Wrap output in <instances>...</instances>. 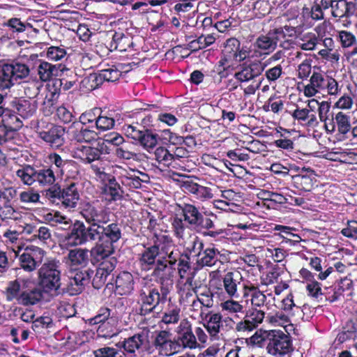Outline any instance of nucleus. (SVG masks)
Returning a JSON list of instances; mask_svg holds the SVG:
<instances>
[{"instance_id":"obj_1","label":"nucleus","mask_w":357,"mask_h":357,"mask_svg":"<svg viewBox=\"0 0 357 357\" xmlns=\"http://www.w3.org/2000/svg\"><path fill=\"white\" fill-rule=\"evenodd\" d=\"M80 215L85 220L88 226L84 222L76 220L70 225H66L70 230L66 233L64 242L67 245L77 246L89 241H95V203L85 202L80 207Z\"/></svg>"},{"instance_id":"obj_2","label":"nucleus","mask_w":357,"mask_h":357,"mask_svg":"<svg viewBox=\"0 0 357 357\" xmlns=\"http://www.w3.org/2000/svg\"><path fill=\"white\" fill-rule=\"evenodd\" d=\"M174 244L169 234L154 233L142 246L143 250L137 255V263L142 271H149L156 265L161 252Z\"/></svg>"},{"instance_id":"obj_3","label":"nucleus","mask_w":357,"mask_h":357,"mask_svg":"<svg viewBox=\"0 0 357 357\" xmlns=\"http://www.w3.org/2000/svg\"><path fill=\"white\" fill-rule=\"evenodd\" d=\"M95 241L115 245L123 237L122 226L117 221L109 222V213L95 204Z\"/></svg>"},{"instance_id":"obj_4","label":"nucleus","mask_w":357,"mask_h":357,"mask_svg":"<svg viewBox=\"0 0 357 357\" xmlns=\"http://www.w3.org/2000/svg\"><path fill=\"white\" fill-rule=\"evenodd\" d=\"M170 290L168 286H160V289L153 284H143L137 293V313L146 317L154 312L160 304H164L167 300Z\"/></svg>"},{"instance_id":"obj_5","label":"nucleus","mask_w":357,"mask_h":357,"mask_svg":"<svg viewBox=\"0 0 357 357\" xmlns=\"http://www.w3.org/2000/svg\"><path fill=\"white\" fill-rule=\"evenodd\" d=\"M16 176L24 185L29 186L34 185L47 189L56 184L52 165H24L16 171Z\"/></svg>"},{"instance_id":"obj_6","label":"nucleus","mask_w":357,"mask_h":357,"mask_svg":"<svg viewBox=\"0 0 357 357\" xmlns=\"http://www.w3.org/2000/svg\"><path fill=\"white\" fill-rule=\"evenodd\" d=\"M79 184L75 181L63 185L56 183L42 191L43 195L52 203L61 204L66 208H75L79 200Z\"/></svg>"},{"instance_id":"obj_7","label":"nucleus","mask_w":357,"mask_h":357,"mask_svg":"<svg viewBox=\"0 0 357 357\" xmlns=\"http://www.w3.org/2000/svg\"><path fill=\"white\" fill-rule=\"evenodd\" d=\"M61 264L56 259H49L38 269V285L45 293L52 295L60 294Z\"/></svg>"},{"instance_id":"obj_8","label":"nucleus","mask_w":357,"mask_h":357,"mask_svg":"<svg viewBox=\"0 0 357 357\" xmlns=\"http://www.w3.org/2000/svg\"><path fill=\"white\" fill-rule=\"evenodd\" d=\"M220 287H217L220 293H225L229 298H241L245 287L250 283V280H245L241 273L236 269L225 271L220 275Z\"/></svg>"},{"instance_id":"obj_9","label":"nucleus","mask_w":357,"mask_h":357,"mask_svg":"<svg viewBox=\"0 0 357 357\" xmlns=\"http://www.w3.org/2000/svg\"><path fill=\"white\" fill-rule=\"evenodd\" d=\"M172 334L167 331H155L152 333L151 343L149 340L146 352L149 354L157 351L159 356H170L177 352L178 344L172 340Z\"/></svg>"},{"instance_id":"obj_10","label":"nucleus","mask_w":357,"mask_h":357,"mask_svg":"<svg viewBox=\"0 0 357 357\" xmlns=\"http://www.w3.org/2000/svg\"><path fill=\"white\" fill-rule=\"evenodd\" d=\"M266 335V350L269 354L282 357L294 350L291 337L289 333L280 330H268Z\"/></svg>"},{"instance_id":"obj_11","label":"nucleus","mask_w":357,"mask_h":357,"mask_svg":"<svg viewBox=\"0 0 357 357\" xmlns=\"http://www.w3.org/2000/svg\"><path fill=\"white\" fill-rule=\"evenodd\" d=\"M30 73L29 67L23 63L11 61L3 63L2 84L6 86V89H10L21 80L27 77Z\"/></svg>"},{"instance_id":"obj_12","label":"nucleus","mask_w":357,"mask_h":357,"mask_svg":"<svg viewBox=\"0 0 357 357\" xmlns=\"http://www.w3.org/2000/svg\"><path fill=\"white\" fill-rule=\"evenodd\" d=\"M217 220L218 217L215 213L204 211L200 215L193 227L204 236L216 238L223 233L222 229L218 228L215 224Z\"/></svg>"},{"instance_id":"obj_13","label":"nucleus","mask_w":357,"mask_h":357,"mask_svg":"<svg viewBox=\"0 0 357 357\" xmlns=\"http://www.w3.org/2000/svg\"><path fill=\"white\" fill-rule=\"evenodd\" d=\"M44 250L30 245L27 246L19 255V265L26 272H33L42 264Z\"/></svg>"},{"instance_id":"obj_14","label":"nucleus","mask_w":357,"mask_h":357,"mask_svg":"<svg viewBox=\"0 0 357 357\" xmlns=\"http://www.w3.org/2000/svg\"><path fill=\"white\" fill-rule=\"evenodd\" d=\"M179 183L184 192L192 195L195 198L202 202L209 200L213 197L211 188L198 184L189 176H182Z\"/></svg>"},{"instance_id":"obj_15","label":"nucleus","mask_w":357,"mask_h":357,"mask_svg":"<svg viewBox=\"0 0 357 357\" xmlns=\"http://www.w3.org/2000/svg\"><path fill=\"white\" fill-rule=\"evenodd\" d=\"M178 347L196 349L199 347V343L196 340L195 330H192V324L188 319L181 321L176 328Z\"/></svg>"},{"instance_id":"obj_16","label":"nucleus","mask_w":357,"mask_h":357,"mask_svg":"<svg viewBox=\"0 0 357 357\" xmlns=\"http://www.w3.org/2000/svg\"><path fill=\"white\" fill-rule=\"evenodd\" d=\"M111 312L108 307H100L97 314L90 320L93 324H100L98 329L99 333H103L107 329V325H109L107 333L103 334L104 337H112L116 332L117 321L116 318L111 315Z\"/></svg>"},{"instance_id":"obj_17","label":"nucleus","mask_w":357,"mask_h":357,"mask_svg":"<svg viewBox=\"0 0 357 357\" xmlns=\"http://www.w3.org/2000/svg\"><path fill=\"white\" fill-rule=\"evenodd\" d=\"M298 173L292 176V183L295 188L301 192H310L317 185V174L308 167L298 168Z\"/></svg>"},{"instance_id":"obj_18","label":"nucleus","mask_w":357,"mask_h":357,"mask_svg":"<svg viewBox=\"0 0 357 357\" xmlns=\"http://www.w3.org/2000/svg\"><path fill=\"white\" fill-rule=\"evenodd\" d=\"M316 273H312L307 268H301L298 272V275L302 280L303 283H305V289L308 296L317 299L322 300V296L326 293L322 292L321 284L315 279Z\"/></svg>"},{"instance_id":"obj_19","label":"nucleus","mask_w":357,"mask_h":357,"mask_svg":"<svg viewBox=\"0 0 357 357\" xmlns=\"http://www.w3.org/2000/svg\"><path fill=\"white\" fill-rule=\"evenodd\" d=\"M149 330H142L132 336L126 338L121 342L124 351L131 356H135V351L140 349H144L146 351V347H149Z\"/></svg>"},{"instance_id":"obj_20","label":"nucleus","mask_w":357,"mask_h":357,"mask_svg":"<svg viewBox=\"0 0 357 357\" xmlns=\"http://www.w3.org/2000/svg\"><path fill=\"white\" fill-rule=\"evenodd\" d=\"M265 66L260 61L243 63L239 69L235 72L234 77L238 82H248L259 77L264 70Z\"/></svg>"},{"instance_id":"obj_21","label":"nucleus","mask_w":357,"mask_h":357,"mask_svg":"<svg viewBox=\"0 0 357 357\" xmlns=\"http://www.w3.org/2000/svg\"><path fill=\"white\" fill-rule=\"evenodd\" d=\"M151 276L153 277L160 286H166L165 283L173 281L175 268L172 267L165 256L159 258L156 265L152 269Z\"/></svg>"},{"instance_id":"obj_22","label":"nucleus","mask_w":357,"mask_h":357,"mask_svg":"<svg viewBox=\"0 0 357 357\" xmlns=\"http://www.w3.org/2000/svg\"><path fill=\"white\" fill-rule=\"evenodd\" d=\"M135 281L133 275L127 271L119 272L114 279V292L119 296H128L132 293Z\"/></svg>"},{"instance_id":"obj_23","label":"nucleus","mask_w":357,"mask_h":357,"mask_svg":"<svg viewBox=\"0 0 357 357\" xmlns=\"http://www.w3.org/2000/svg\"><path fill=\"white\" fill-rule=\"evenodd\" d=\"M93 271L91 268L81 270L75 272L73 277L70 278L68 291L71 295H77L82 292L93 275Z\"/></svg>"},{"instance_id":"obj_24","label":"nucleus","mask_w":357,"mask_h":357,"mask_svg":"<svg viewBox=\"0 0 357 357\" xmlns=\"http://www.w3.org/2000/svg\"><path fill=\"white\" fill-rule=\"evenodd\" d=\"M93 125H84L80 123H73L70 132L73 138L78 142H91L98 137Z\"/></svg>"},{"instance_id":"obj_25","label":"nucleus","mask_w":357,"mask_h":357,"mask_svg":"<svg viewBox=\"0 0 357 357\" xmlns=\"http://www.w3.org/2000/svg\"><path fill=\"white\" fill-rule=\"evenodd\" d=\"M222 255L220 250L214 244H210L206 248H203L200 254L197 256L196 264L199 267L205 266L212 267L216 264L218 261L223 264L220 257Z\"/></svg>"},{"instance_id":"obj_26","label":"nucleus","mask_w":357,"mask_h":357,"mask_svg":"<svg viewBox=\"0 0 357 357\" xmlns=\"http://www.w3.org/2000/svg\"><path fill=\"white\" fill-rule=\"evenodd\" d=\"M222 316L220 312H208L202 318V326L213 340L219 339V333L222 324Z\"/></svg>"},{"instance_id":"obj_27","label":"nucleus","mask_w":357,"mask_h":357,"mask_svg":"<svg viewBox=\"0 0 357 357\" xmlns=\"http://www.w3.org/2000/svg\"><path fill=\"white\" fill-rule=\"evenodd\" d=\"M65 129L60 126L52 125L48 130L38 131V136L52 147L59 148L64 143Z\"/></svg>"},{"instance_id":"obj_28","label":"nucleus","mask_w":357,"mask_h":357,"mask_svg":"<svg viewBox=\"0 0 357 357\" xmlns=\"http://www.w3.org/2000/svg\"><path fill=\"white\" fill-rule=\"evenodd\" d=\"M11 105L17 115L24 119L33 116L38 108L36 100L24 98L15 99L12 101Z\"/></svg>"},{"instance_id":"obj_29","label":"nucleus","mask_w":357,"mask_h":357,"mask_svg":"<svg viewBox=\"0 0 357 357\" xmlns=\"http://www.w3.org/2000/svg\"><path fill=\"white\" fill-rule=\"evenodd\" d=\"M293 119L303 127L314 128L319 126V121L316 114H310L307 108H301L298 105L291 113Z\"/></svg>"},{"instance_id":"obj_30","label":"nucleus","mask_w":357,"mask_h":357,"mask_svg":"<svg viewBox=\"0 0 357 357\" xmlns=\"http://www.w3.org/2000/svg\"><path fill=\"white\" fill-rule=\"evenodd\" d=\"M115 250V245H112L104 241H98L96 245L90 250L91 263L95 264L100 261L112 258Z\"/></svg>"},{"instance_id":"obj_31","label":"nucleus","mask_w":357,"mask_h":357,"mask_svg":"<svg viewBox=\"0 0 357 357\" xmlns=\"http://www.w3.org/2000/svg\"><path fill=\"white\" fill-rule=\"evenodd\" d=\"M249 298H250L252 305L255 307V308L264 306L267 299L264 291L259 289V284L252 283L251 281L245 287L241 298L248 301Z\"/></svg>"},{"instance_id":"obj_32","label":"nucleus","mask_w":357,"mask_h":357,"mask_svg":"<svg viewBox=\"0 0 357 357\" xmlns=\"http://www.w3.org/2000/svg\"><path fill=\"white\" fill-rule=\"evenodd\" d=\"M357 10L356 3L346 0H335L331 8V15L335 18H349L355 15Z\"/></svg>"},{"instance_id":"obj_33","label":"nucleus","mask_w":357,"mask_h":357,"mask_svg":"<svg viewBox=\"0 0 357 357\" xmlns=\"http://www.w3.org/2000/svg\"><path fill=\"white\" fill-rule=\"evenodd\" d=\"M102 154V150L98 148L82 145L75 151L74 158L80 160L84 164H90L100 160Z\"/></svg>"},{"instance_id":"obj_34","label":"nucleus","mask_w":357,"mask_h":357,"mask_svg":"<svg viewBox=\"0 0 357 357\" xmlns=\"http://www.w3.org/2000/svg\"><path fill=\"white\" fill-rule=\"evenodd\" d=\"M326 79L321 73L314 71L310 79V83L304 86V95L310 98L326 89Z\"/></svg>"},{"instance_id":"obj_35","label":"nucleus","mask_w":357,"mask_h":357,"mask_svg":"<svg viewBox=\"0 0 357 357\" xmlns=\"http://www.w3.org/2000/svg\"><path fill=\"white\" fill-rule=\"evenodd\" d=\"M353 287V282L351 279L344 278L341 279L337 285L333 289L326 292L325 300L330 303L339 301L344 296V292L350 291Z\"/></svg>"},{"instance_id":"obj_36","label":"nucleus","mask_w":357,"mask_h":357,"mask_svg":"<svg viewBox=\"0 0 357 357\" xmlns=\"http://www.w3.org/2000/svg\"><path fill=\"white\" fill-rule=\"evenodd\" d=\"M336 39L344 50L354 47L353 50L348 52V56L353 57L357 55V39L352 32L347 30L339 31Z\"/></svg>"},{"instance_id":"obj_37","label":"nucleus","mask_w":357,"mask_h":357,"mask_svg":"<svg viewBox=\"0 0 357 357\" xmlns=\"http://www.w3.org/2000/svg\"><path fill=\"white\" fill-rule=\"evenodd\" d=\"M226 59H220L215 65H214L213 68L208 71L206 74L207 77H208L211 81L215 85L220 84L222 79L229 76V66H226Z\"/></svg>"},{"instance_id":"obj_38","label":"nucleus","mask_w":357,"mask_h":357,"mask_svg":"<svg viewBox=\"0 0 357 357\" xmlns=\"http://www.w3.org/2000/svg\"><path fill=\"white\" fill-rule=\"evenodd\" d=\"M325 263L326 260L317 256L311 257L309 259L310 268L319 273L317 279L321 281L326 280L334 272V268L325 265Z\"/></svg>"},{"instance_id":"obj_39","label":"nucleus","mask_w":357,"mask_h":357,"mask_svg":"<svg viewBox=\"0 0 357 357\" xmlns=\"http://www.w3.org/2000/svg\"><path fill=\"white\" fill-rule=\"evenodd\" d=\"M193 275L186 278L185 283L180 287L178 291L181 303L188 305L191 301L195 298L197 294V287H194Z\"/></svg>"},{"instance_id":"obj_40","label":"nucleus","mask_w":357,"mask_h":357,"mask_svg":"<svg viewBox=\"0 0 357 357\" xmlns=\"http://www.w3.org/2000/svg\"><path fill=\"white\" fill-rule=\"evenodd\" d=\"M177 206L181 211L183 218L189 225L193 227L195 222L203 211H200L199 206L195 204L183 202V204H177Z\"/></svg>"},{"instance_id":"obj_41","label":"nucleus","mask_w":357,"mask_h":357,"mask_svg":"<svg viewBox=\"0 0 357 357\" xmlns=\"http://www.w3.org/2000/svg\"><path fill=\"white\" fill-rule=\"evenodd\" d=\"M45 291L40 287H33V289L24 288L21 298H20L19 305L29 306L38 303L43 298Z\"/></svg>"},{"instance_id":"obj_42","label":"nucleus","mask_w":357,"mask_h":357,"mask_svg":"<svg viewBox=\"0 0 357 357\" xmlns=\"http://www.w3.org/2000/svg\"><path fill=\"white\" fill-rule=\"evenodd\" d=\"M132 45L130 38L122 32L115 31L111 38V40L107 45V48L109 52L118 50L119 52H126Z\"/></svg>"},{"instance_id":"obj_43","label":"nucleus","mask_w":357,"mask_h":357,"mask_svg":"<svg viewBox=\"0 0 357 357\" xmlns=\"http://www.w3.org/2000/svg\"><path fill=\"white\" fill-rule=\"evenodd\" d=\"M58 64H52L48 61L39 60L37 66L38 75L40 81L47 82L54 77H57Z\"/></svg>"},{"instance_id":"obj_44","label":"nucleus","mask_w":357,"mask_h":357,"mask_svg":"<svg viewBox=\"0 0 357 357\" xmlns=\"http://www.w3.org/2000/svg\"><path fill=\"white\" fill-rule=\"evenodd\" d=\"M24 288V285L22 287L20 280L16 279L8 282L3 294L7 301L15 302L19 305L20 298H21Z\"/></svg>"},{"instance_id":"obj_45","label":"nucleus","mask_w":357,"mask_h":357,"mask_svg":"<svg viewBox=\"0 0 357 357\" xmlns=\"http://www.w3.org/2000/svg\"><path fill=\"white\" fill-rule=\"evenodd\" d=\"M71 59V56H68L64 62L59 63L57 77H60L59 80H78V75Z\"/></svg>"},{"instance_id":"obj_46","label":"nucleus","mask_w":357,"mask_h":357,"mask_svg":"<svg viewBox=\"0 0 357 357\" xmlns=\"http://www.w3.org/2000/svg\"><path fill=\"white\" fill-rule=\"evenodd\" d=\"M1 122L14 135L23 126V122L18 117L17 112L9 108Z\"/></svg>"},{"instance_id":"obj_47","label":"nucleus","mask_w":357,"mask_h":357,"mask_svg":"<svg viewBox=\"0 0 357 357\" xmlns=\"http://www.w3.org/2000/svg\"><path fill=\"white\" fill-rule=\"evenodd\" d=\"M89 250L87 249L75 248L70 250L68 259L72 266H86L89 263Z\"/></svg>"},{"instance_id":"obj_48","label":"nucleus","mask_w":357,"mask_h":357,"mask_svg":"<svg viewBox=\"0 0 357 357\" xmlns=\"http://www.w3.org/2000/svg\"><path fill=\"white\" fill-rule=\"evenodd\" d=\"M159 139L158 135L151 128H145L142 136L139 137L137 143H139L144 149L151 153L156 145Z\"/></svg>"},{"instance_id":"obj_49","label":"nucleus","mask_w":357,"mask_h":357,"mask_svg":"<svg viewBox=\"0 0 357 357\" xmlns=\"http://www.w3.org/2000/svg\"><path fill=\"white\" fill-rule=\"evenodd\" d=\"M183 218L176 216L172 220V229L174 236L178 239L185 240L190 235V229Z\"/></svg>"},{"instance_id":"obj_50","label":"nucleus","mask_w":357,"mask_h":357,"mask_svg":"<svg viewBox=\"0 0 357 357\" xmlns=\"http://www.w3.org/2000/svg\"><path fill=\"white\" fill-rule=\"evenodd\" d=\"M115 155L118 158L126 160H138L140 158V153L137 152L135 146L128 142L117 147Z\"/></svg>"},{"instance_id":"obj_51","label":"nucleus","mask_w":357,"mask_h":357,"mask_svg":"<svg viewBox=\"0 0 357 357\" xmlns=\"http://www.w3.org/2000/svg\"><path fill=\"white\" fill-rule=\"evenodd\" d=\"M102 193L105 196V199L111 202L120 200L123 197V191L116 180L102 186Z\"/></svg>"},{"instance_id":"obj_52","label":"nucleus","mask_w":357,"mask_h":357,"mask_svg":"<svg viewBox=\"0 0 357 357\" xmlns=\"http://www.w3.org/2000/svg\"><path fill=\"white\" fill-rule=\"evenodd\" d=\"M181 307L170 301L164 312L161 321L165 324H177L181 317Z\"/></svg>"},{"instance_id":"obj_53","label":"nucleus","mask_w":357,"mask_h":357,"mask_svg":"<svg viewBox=\"0 0 357 357\" xmlns=\"http://www.w3.org/2000/svg\"><path fill=\"white\" fill-rule=\"evenodd\" d=\"M115 125V119L111 112H104L100 110L97 116L96 123L94 127L99 131H106L112 129Z\"/></svg>"},{"instance_id":"obj_54","label":"nucleus","mask_w":357,"mask_h":357,"mask_svg":"<svg viewBox=\"0 0 357 357\" xmlns=\"http://www.w3.org/2000/svg\"><path fill=\"white\" fill-rule=\"evenodd\" d=\"M297 46L305 51H312L315 50L317 45L321 41L320 37L312 32H307L299 37Z\"/></svg>"},{"instance_id":"obj_55","label":"nucleus","mask_w":357,"mask_h":357,"mask_svg":"<svg viewBox=\"0 0 357 357\" xmlns=\"http://www.w3.org/2000/svg\"><path fill=\"white\" fill-rule=\"evenodd\" d=\"M241 45V42L236 38H229L225 43L222 50L223 56L220 59H225L227 63L229 60H234L237 51Z\"/></svg>"},{"instance_id":"obj_56","label":"nucleus","mask_w":357,"mask_h":357,"mask_svg":"<svg viewBox=\"0 0 357 357\" xmlns=\"http://www.w3.org/2000/svg\"><path fill=\"white\" fill-rule=\"evenodd\" d=\"M356 335L357 330L355 326L346 321L340 331L337 333L335 342H337L338 344H343L349 340L355 339Z\"/></svg>"},{"instance_id":"obj_57","label":"nucleus","mask_w":357,"mask_h":357,"mask_svg":"<svg viewBox=\"0 0 357 357\" xmlns=\"http://www.w3.org/2000/svg\"><path fill=\"white\" fill-rule=\"evenodd\" d=\"M264 195H268V197H264V205L269 209H277L278 206L286 204L285 195L266 191L263 192Z\"/></svg>"},{"instance_id":"obj_58","label":"nucleus","mask_w":357,"mask_h":357,"mask_svg":"<svg viewBox=\"0 0 357 357\" xmlns=\"http://www.w3.org/2000/svg\"><path fill=\"white\" fill-rule=\"evenodd\" d=\"M274 229L280 232V235L283 238L282 242H290L292 244H295L296 243H299L301 241V237L293 232L296 230L293 227L276 225Z\"/></svg>"},{"instance_id":"obj_59","label":"nucleus","mask_w":357,"mask_h":357,"mask_svg":"<svg viewBox=\"0 0 357 357\" xmlns=\"http://www.w3.org/2000/svg\"><path fill=\"white\" fill-rule=\"evenodd\" d=\"M45 56L48 60L57 62L62 61L63 59L66 60L68 56L71 55L67 54L66 49L63 45H51L46 49Z\"/></svg>"},{"instance_id":"obj_60","label":"nucleus","mask_w":357,"mask_h":357,"mask_svg":"<svg viewBox=\"0 0 357 357\" xmlns=\"http://www.w3.org/2000/svg\"><path fill=\"white\" fill-rule=\"evenodd\" d=\"M4 26L8 27V30L13 33H16L17 35L32 27L31 24L22 22L21 19L18 17H12L8 20L7 22L4 23Z\"/></svg>"},{"instance_id":"obj_61","label":"nucleus","mask_w":357,"mask_h":357,"mask_svg":"<svg viewBox=\"0 0 357 357\" xmlns=\"http://www.w3.org/2000/svg\"><path fill=\"white\" fill-rule=\"evenodd\" d=\"M262 109L266 112L271 111L275 114H278L284 109V101L280 97L277 96L275 94L272 95L265 102Z\"/></svg>"},{"instance_id":"obj_62","label":"nucleus","mask_w":357,"mask_h":357,"mask_svg":"<svg viewBox=\"0 0 357 357\" xmlns=\"http://www.w3.org/2000/svg\"><path fill=\"white\" fill-rule=\"evenodd\" d=\"M45 220L52 227H57L59 225H70V219L62 215L59 211L47 213L45 215Z\"/></svg>"},{"instance_id":"obj_63","label":"nucleus","mask_w":357,"mask_h":357,"mask_svg":"<svg viewBox=\"0 0 357 357\" xmlns=\"http://www.w3.org/2000/svg\"><path fill=\"white\" fill-rule=\"evenodd\" d=\"M335 123L339 133L347 135L351 130L350 117L342 112H339L335 117Z\"/></svg>"},{"instance_id":"obj_64","label":"nucleus","mask_w":357,"mask_h":357,"mask_svg":"<svg viewBox=\"0 0 357 357\" xmlns=\"http://www.w3.org/2000/svg\"><path fill=\"white\" fill-rule=\"evenodd\" d=\"M282 273V269L278 265H275L266 273L264 276L261 277V283L266 286L276 283Z\"/></svg>"}]
</instances>
